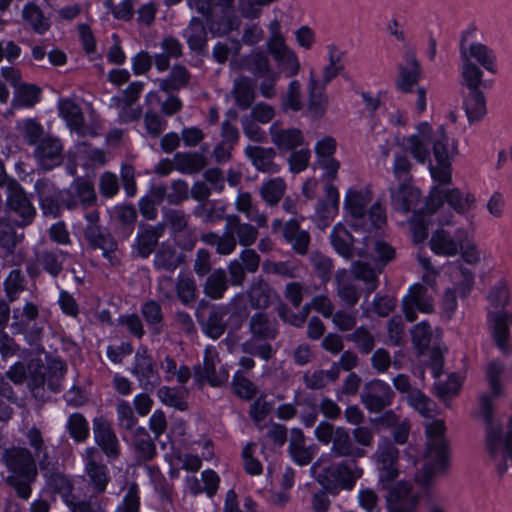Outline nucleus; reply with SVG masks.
<instances>
[{"mask_svg":"<svg viewBox=\"0 0 512 512\" xmlns=\"http://www.w3.org/2000/svg\"><path fill=\"white\" fill-rule=\"evenodd\" d=\"M371 200V192L367 189L348 190L345 206L351 217L350 229L336 225L330 241L335 251L345 259L368 255L385 264L395 259L396 252L390 244L376 237L377 230L386 222V215L380 203L367 209Z\"/></svg>","mask_w":512,"mask_h":512,"instance_id":"1","label":"nucleus"},{"mask_svg":"<svg viewBox=\"0 0 512 512\" xmlns=\"http://www.w3.org/2000/svg\"><path fill=\"white\" fill-rule=\"evenodd\" d=\"M314 435L319 443L331 445V458L343 459L324 467L319 472V461L315 462L311 466V472L316 474V480L324 489L334 494L339 490L351 491L357 480L363 476V469L357 460L366 456V450L354 443L346 427L335 426L329 421H321L316 426Z\"/></svg>","mask_w":512,"mask_h":512,"instance_id":"2","label":"nucleus"},{"mask_svg":"<svg viewBox=\"0 0 512 512\" xmlns=\"http://www.w3.org/2000/svg\"><path fill=\"white\" fill-rule=\"evenodd\" d=\"M504 371V364L498 360L488 364L486 378L489 392L479 397V415L486 426V450L500 477L508 469L507 461H512V421L504 436L500 423L493 417L494 402L503 392L500 379Z\"/></svg>","mask_w":512,"mask_h":512,"instance_id":"3","label":"nucleus"},{"mask_svg":"<svg viewBox=\"0 0 512 512\" xmlns=\"http://www.w3.org/2000/svg\"><path fill=\"white\" fill-rule=\"evenodd\" d=\"M402 146L419 163H429L433 179L440 184L451 181V159L458 153L457 142L451 141L444 125L433 130L429 123L421 122L415 134L403 137Z\"/></svg>","mask_w":512,"mask_h":512,"instance_id":"4","label":"nucleus"},{"mask_svg":"<svg viewBox=\"0 0 512 512\" xmlns=\"http://www.w3.org/2000/svg\"><path fill=\"white\" fill-rule=\"evenodd\" d=\"M0 461L10 472L5 478V483L14 490L18 498L28 500L38 475L36 461L31 451L16 446L4 448Z\"/></svg>","mask_w":512,"mask_h":512,"instance_id":"5","label":"nucleus"},{"mask_svg":"<svg viewBox=\"0 0 512 512\" xmlns=\"http://www.w3.org/2000/svg\"><path fill=\"white\" fill-rule=\"evenodd\" d=\"M24 141L34 146L33 155L38 165L50 171L63 162V144L61 140L44 131L43 126L35 119H25L21 124Z\"/></svg>","mask_w":512,"mask_h":512,"instance_id":"6","label":"nucleus"},{"mask_svg":"<svg viewBox=\"0 0 512 512\" xmlns=\"http://www.w3.org/2000/svg\"><path fill=\"white\" fill-rule=\"evenodd\" d=\"M445 424L441 420L430 423L426 428L428 437L426 462L416 479L423 485L429 486L433 478L448 465V443L444 438Z\"/></svg>","mask_w":512,"mask_h":512,"instance_id":"7","label":"nucleus"},{"mask_svg":"<svg viewBox=\"0 0 512 512\" xmlns=\"http://www.w3.org/2000/svg\"><path fill=\"white\" fill-rule=\"evenodd\" d=\"M460 72L461 78L483 80V71L496 73V57L491 48L480 42L467 43L465 39L460 43Z\"/></svg>","mask_w":512,"mask_h":512,"instance_id":"8","label":"nucleus"},{"mask_svg":"<svg viewBox=\"0 0 512 512\" xmlns=\"http://www.w3.org/2000/svg\"><path fill=\"white\" fill-rule=\"evenodd\" d=\"M412 341L420 354L430 351V364L435 378H439L443 373L444 352L447 348L440 341L439 334H434L427 322H420L415 325L411 331Z\"/></svg>","mask_w":512,"mask_h":512,"instance_id":"9","label":"nucleus"},{"mask_svg":"<svg viewBox=\"0 0 512 512\" xmlns=\"http://www.w3.org/2000/svg\"><path fill=\"white\" fill-rule=\"evenodd\" d=\"M5 204L7 209L19 218L15 222L18 227L28 226L36 216V208L17 180L9 181Z\"/></svg>","mask_w":512,"mask_h":512,"instance_id":"10","label":"nucleus"},{"mask_svg":"<svg viewBox=\"0 0 512 512\" xmlns=\"http://www.w3.org/2000/svg\"><path fill=\"white\" fill-rule=\"evenodd\" d=\"M462 105L469 123H476L486 115V101L481 90L483 80L461 78Z\"/></svg>","mask_w":512,"mask_h":512,"instance_id":"11","label":"nucleus"},{"mask_svg":"<svg viewBox=\"0 0 512 512\" xmlns=\"http://www.w3.org/2000/svg\"><path fill=\"white\" fill-rule=\"evenodd\" d=\"M374 457L379 472V485L390 492L397 486L392 484L399 476V450L392 443L384 442L379 445Z\"/></svg>","mask_w":512,"mask_h":512,"instance_id":"12","label":"nucleus"},{"mask_svg":"<svg viewBox=\"0 0 512 512\" xmlns=\"http://www.w3.org/2000/svg\"><path fill=\"white\" fill-rule=\"evenodd\" d=\"M40 209L45 216L58 217L65 208L64 189L60 190L49 179H38L34 184Z\"/></svg>","mask_w":512,"mask_h":512,"instance_id":"13","label":"nucleus"},{"mask_svg":"<svg viewBox=\"0 0 512 512\" xmlns=\"http://www.w3.org/2000/svg\"><path fill=\"white\" fill-rule=\"evenodd\" d=\"M218 353L212 346L206 347L203 362L193 367L194 377L199 384L209 383L213 387H219L228 380L229 373L225 366L216 369Z\"/></svg>","mask_w":512,"mask_h":512,"instance_id":"14","label":"nucleus"},{"mask_svg":"<svg viewBox=\"0 0 512 512\" xmlns=\"http://www.w3.org/2000/svg\"><path fill=\"white\" fill-rule=\"evenodd\" d=\"M444 202L445 189L434 187L428 196L425 207L414 212L410 220V225L415 242H421L427 237V227L429 223L427 216L435 213Z\"/></svg>","mask_w":512,"mask_h":512,"instance_id":"15","label":"nucleus"},{"mask_svg":"<svg viewBox=\"0 0 512 512\" xmlns=\"http://www.w3.org/2000/svg\"><path fill=\"white\" fill-rule=\"evenodd\" d=\"M208 7L198 11L205 16L207 28L215 36H223L237 29L239 21L231 8H226L216 3L207 1Z\"/></svg>","mask_w":512,"mask_h":512,"instance_id":"16","label":"nucleus"},{"mask_svg":"<svg viewBox=\"0 0 512 512\" xmlns=\"http://www.w3.org/2000/svg\"><path fill=\"white\" fill-rule=\"evenodd\" d=\"M405 318L413 322L417 318V311L430 313L434 308V293L423 284L416 283L409 289V293L402 300Z\"/></svg>","mask_w":512,"mask_h":512,"instance_id":"17","label":"nucleus"},{"mask_svg":"<svg viewBox=\"0 0 512 512\" xmlns=\"http://www.w3.org/2000/svg\"><path fill=\"white\" fill-rule=\"evenodd\" d=\"M393 398L394 392L389 384L379 379L367 382L360 394L362 404L372 413H379L391 405Z\"/></svg>","mask_w":512,"mask_h":512,"instance_id":"18","label":"nucleus"},{"mask_svg":"<svg viewBox=\"0 0 512 512\" xmlns=\"http://www.w3.org/2000/svg\"><path fill=\"white\" fill-rule=\"evenodd\" d=\"M65 209L75 210L81 207L83 210L96 205L97 195L91 181L78 177L67 189H64Z\"/></svg>","mask_w":512,"mask_h":512,"instance_id":"19","label":"nucleus"},{"mask_svg":"<svg viewBox=\"0 0 512 512\" xmlns=\"http://www.w3.org/2000/svg\"><path fill=\"white\" fill-rule=\"evenodd\" d=\"M131 373L137 378L139 386L146 392H153L161 383L155 363L144 347L137 350Z\"/></svg>","mask_w":512,"mask_h":512,"instance_id":"20","label":"nucleus"},{"mask_svg":"<svg viewBox=\"0 0 512 512\" xmlns=\"http://www.w3.org/2000/svg\"><path fill=\"white\" fill-rule=\"evenodd\" d=\"M83 237L89 249L101 250L102 256L114 266L118 263L115 255L118 244L111 233L101 226L84 227Z\"/></svg>","mask_w":512,"mask_h":512,"instance_id":"21","label":"nucleus"},{"mask_svg":"<svg viewBox=\"0 0 512 512\" xmlns=\"http://www.w3.org/2000/svg\"><path fill=\"white\" fill-rule=\"evenodd\" d=\"M83 457L89 484L94 493H103L110 481V476L107 466L102 463L100 452L95 447H89L85 450Z\"/></svg>","mask_w":512,"mask_h":512,"instance_id":"22","label":"nucleus"},{"mask_svg":"<svg viewBox=\"0 0 512 512\" xmlns=\"http://www.w3.org/2000/svg\"><path fill=\"white\" fill-rule=\"evenodd\" d=\"M308 101L306 113L314 120L322 119L329 106V97L326 94V88L318 85L316 73L311 70L307 82Z\"/></svg>","mask_w":512,"mask_h":512,"instance_id":"23","label":"nucleus"},{"mask_svg":"<svg viewBox=\"0 0 512 512\" xmlns=\"http://www.w3.org/2000/svg\"><path fill=\"white\" fill-rule=\"evenodd\" d=\"M165 233V224H141L138 227L133 249L143 259L148 258L158 245L159 239Z\"/></svg>","mask_w":512,"mask_h":512,"instance_id":"24","label":"nucleus"},{"mask_svg":"<svg viewBox=\"0 0 512 512\" xmlns=\"http://www.w3.org/2000/svg\"><path fill=\"white\" fill-rule=\"evenodd\" d=\"M225 222L227 236L232 237L234 241L233 251L236 249L237 243L241 246L249 247L257 240L259 234L257 227L250 223L242 222L239 215H227Z\"/></svg>","mask_w":512,"mask_h":512,"instance_id":"25","label":"nucleus"},{"mask_svg":"<svg viewBox=\"0 0 512 512\" xmlns=\"http://www.w3.org/2000/svg\"><path fill=\"white\" fill-rule=\"evenodd\" d=\"M268 49L275 61L287 72V76L293 77L300 70V63L294 51L284 41L281 34L275 33L268 42Z\"/></svg>","mask_w":512,"mask_h":512,"instance_id":"26","label":"nucleus"},{"mask_svg":"<svg viewBox=\"0 0 512 512\" xmlns=\"http://www.w3.org/2000/svg\"><path fill=\"white\" fill-rule=\"evenodd\" d=\"M93 435L96 444L109 459L120 455L119 441L111 425L103 417L93 420Z\"/></svg>","mask_w":512,"mask_h":512,"instance_id":"27","label":"nucleus"},{"mask_svg":"<svg viewBox=\"0 0 512 512\" xmlns=\"http://www.w3.org/2000/svg\"><path fill=\"white\" fill-rule=\"evenodd\" d=\"M358 257L371 259L375 264V267H371L369 263L357 260L354 261L351 265V272L354 278L364 282V284L366 285L365 291L367 295H369L377 289L379 284L378 276L382 272L383 268L390 262L384 264L381 261H379L376 257L368 255Z\"/></svg>","mask_w":512,"mask_h":512,"instance_id":"28","label":"nucleus"},{"mask_svg":"<svg viewBox=\"0 0 512 512\" xmlns=\"http://www.w3.org/2000/svg\"><path fill=\"white\" fill-rule=\"evenodd\" d=\"M397 87L402 92H410L412 87L417 84L421 68L414 51L409 50L405 53L404 62L398 65Z\"/></svg>","mask_w":512,"mask_h":512,"instance_id":"29","label":"nucleus"},{"mask_svg":"<svg viewBox=\"0 0 512 512\" xmlns=\"http://www.w3.org/2000/svg\"><path fill=\"white\" fill-rule=\"evenodd\" d=\"M391 204L395 210L402 213H408L419 203L420 191L409 184V182H400L397 188L390 189Z\"/></svg>","mask_w":512,"mask_h":512,"instance_id":"30","label":"nucleus"},{"mask_svg":"<svg viewBox=\"0 0 512 512\" xmlns=\"http://www.w3.org/2000/svg\"><path fill=\"white\" fill-rule=\"evenodd\" d=\"M269 133L271 142L281 151H292L303 144L302 132L297 128L284 129L278 122H274Z\"/></svg>","mask_w":512,"mask_h":512,"instance_id":"31","label":"nucleus"},{"mask_svg":"<svg viewBox=\"0 0 512 512\" xmlns=\"http://www.w3.org/2000/svg\"><path fill=\"white\" fill-rule=\"evenodd\" d=\"M250 337L256 339H276L279 334L278 322L265 312L253 314L248 321Z\"/></svg>","mask_w":512,"mask_h":512,"instance_id":"32","label":"nucleus"},{"mask_svg":"<svg viewBox=\"0 0 512 512\" xmlns=\"http://www.w3.org/2000/svg\"><path fill=\"white\" fill-rule=\"evenodd\" d=\"M288 450L291 458L297 464L304 466L312 461L316 453V446H307L306 438L302 430L298 428H293L290 432Z\"/></svg>","mask_w":512,"mask_h":512,"instance_id":"33","label":"nucleus"},{"mask_svg":"<svg viewBox=\"0 0 512 512\" xmlns=\"http://www.w3.org/2000/svg\"><path fill=\"white\" fill-rule=\"evenodd\" d=\"M229 309L226 305H213L210 307L208 316L199 321L202 331L210 338H220L226 330L225 317Z\"/></svg>","mask_w":512,"mask_h":512,"instance_id":"34","label":"nucleus"},{"mask_svg":"<svg viewBox=\"0 0 512 512\" xmlns=\"http://www.w3.org/2000/svg\"><path fill=\"white\" fill-rule=\"evenodd\" d=\"M282 236L298 255H306L310 245L308 231L301 228L299 222L291 219L284 224Z\"/></svg>","mask_w":512,"mask_h":512,"instance_id":"35","label":"nucleus"},{"mask_svg":"<svg viewBox=\"0 0 512 512\" xmlns=\"http://www.w3.org/2000/svg\"><path fill=\"white\" fill-rule=\"evenodd\" d=\"M274 296H276L275 290L262 277L253 279L246 292L251 307L257 310L267 309Z\"/></svg>","mask_w":512,"mask_h":512,"instance_id":"36","label":"nucleus"},{"mask_svg":"<svg viewBox=\"0 0 512 512\" xmlns=\"http://www.w3.org/2000/svg\"><path fill=\"white\" fill-rule=\"evenodd\" d=\"M44 477L46 487L55 494H59L67 505L73 504V484L71 480L58 470H50L44 463Z\"/></svg>","mask_w":512,"mask_h":512,"instance_id":"37","label":"nucleus"},{"mask_svg":"<svg viewBox=\"0 0 512 512\" xmlns=\"http://www.w3.org/2000/svg\"><path fill=\"white\" fill-rule=\"evenodd\" d=\"M336 283V294L343 304L353 308L359 301L360 289L350 277L347 270H338L334 276Z\"/></svg>","mask_w":512,"mask_h":512,"instance_id":"38","label":"nucleus"},{"mask_svg":"<svg viewBox=\"0 0 512 512\" xmlns=\"http://www.w3.org/2000/svg\"><path fill=\"white\" fill-rule=\"evenodd\" d=\"M494 324L492 336L495 345L505 355L512 353V347L509 344V326L512 325V313L508 311L497 312L493 318Z\"/></svg>","mask_w":512,"mask_h":512,"instance_id":"39","label":"nucleus"},{"mask_svg":"<svg viewBox=\"0 0 512 512\" xmlns=\"http://www.w3.org/2000/svg\"><path fill=\"white\" fill-rule=\"evenodd\" d=\"M184 258L173 245L163 242L155 251L153 266L157 271L173 272L184 262Z\"/></svg>","mask_w":512,"mask_h":512,"instance_id":"40","label":"nucleus"},{"mask_svg":"<svg viewBox=\"0 0 512 512\" xmlns=\"http://www.w3.org/2000/svg\"><path fill=\"white\" fill-rule=\"evenodd\" d=\"M60 116L66 121L71 131L80 136H85L88 128L84 125V117L81 108L71 99H61L58 103Z\"/></svg>","mask_w":512,"mask_h":512,"instance_id":"41","label":"nucleus"},{"mask_svg":"<svg viewBox=\"0 0 512 512\" xmlns=\"http://www.w3.org/2000/svg\"><path fill=\"white\" fill-rule=\"evenodd\" d=\"M245 154L258 171L271 174L279 171V166L273 161L276 156V152L273 148L247 146Z\"/></svg>","mask_w":512,"mask_h":512,"instance_id":"42","label":"nucleus"},{"mask_svg":"<svg viewBox=\"0 0 512 512\" xmlns=\"http://www.w3.org/2000/svg\"><path fill=\"white\" fill-rule=\"evenodd\" d=\"M183 37L186 39L188 47L193 52L201 54L205 51L207 45V31L203 21L200 18L193 17L187 28L183 31Z\"/></svg>","mask_w":512,"mask_h":512,"instance_id":"43","label":"nucleus"},{"mask_svg":"<svg viewBox=\"0 0 512 512\" xmlns=\"http://www.w3.org/2000/svg\"><path fill=\"white\" fill-rule=\"evenodd\" d=\"M411 484L398 482L397 486L387 495L390 506L395 505L392 512H415V499L410 496Z\"/></svg>","mask_w":512,"mask_h":512,"instance_id":"44","label":"nucleus"},{"mask_svg":"<svg viewBox=\"0 0 512 512\" xmlns=\"http://www.w3.org/2000/svg\"><path fill=\"white\" fill-rule=\"evenodd\" d=\"M229 288L227 273L222 268L214 269L203 284V293L212 300H220Z\"/></svg>","mask_w":512,"mask_h":512,"instance_id":"45","label":"nucleus"},{"mask_svg":"<svg viewBox=\"0 0 512 512\" xmlns=\"http://www.w3.org/2000/svg\"><path fill=\"white\" fill-rule=\"evenodd\" d=\"M206 165V157L198 152H178L174 155L175 169L183 174L198 173Z\"/></svg>","mask_w":512,"mask_h":512,"instance_id":"46","label":"nucleus"},{"mask_svg":"<svg viewBox=\"0 0 512 512\" xmlns=\"http://www.w3.org/2000/svg\"><path fill=\"white\" fill-rule=\"evenodd\" d=\"M304 106L302 85L294 79L280 95V108L283 112H299Z\"/></svg>","mask_w":512,"mask_h":512,"instance_id":"47","label":"nucleus"},{"mask_svg":"<svg viewBox=\"0 0 512 512\" xmlns=\"http://www.w3.org/2000/svg\"><path fill=\"white\" fill-rule=\"evenodd\" d=\"M133 446L137 458L141 461H151L156 455V445L148 431L143 427H138L133 436Z\"/></svg>","mask_w":512,"mask_h":512,"instance_id":"48","label":"nucleus"},{"mask_svg":"<svg viewBox=\"0 0 512 512\" xmlns=\"http://www.w3.org/2000/svg\"><path fill=\"white\" fill-rule=\"evenodd\" d=\"M430 247L438 255L455 256L459 252L457 241H454L450 233L442 228L433 233Z\"/></svg>","mask_w":512,"mask_h":512,"instance_id":"49","label":"nucleus"},{"mask_svg":"<svg viewBox=\"0 0 512 512\" xmlns=\"http://www.w3.org/2000/svg\"><path fill=\"white\" fill-rule=\"evenodd\" d=\"M302 379L308 389L320 390L338 380V371L336 367L330 368L329 370L318 369L312 372L307 371L303 374Z\"/></svg>","mask_w":512,"mask_h":512,"instance_id":"50","label":"nucleus"},{"mask_svg":"<svg viewBox=\"0 0 512 512\" xmlns=\"http://www.w3.org/2000/svg\"><path fill=\"white\" fill-rule=\"evenodd\" d=\"M233 96L236 105L242 110L248 109L255 100L252 81L248 77H239L234 81Z\"/></svg>","mask_w":512,"mask_h":512,"instance_id":"51","label":"nucleus"},{"mask_svg":"<svg viewBox=\"0 0 512 512\" xmlns=\"http://www.w3.org/2000/svg\"><path fill=\"white\" fill-rule=\"evenodd\" d=\"M23 239V234H17L12 223L0 217V247L7 255H12Z\"/></svg>","mask_w":512,"mask_h":512,"instance_id":"52","label":"nucleus"},{"mask_svg":"<svg viewBox=\"0 0 512 512\" xmlns=\"http://www.w3.org/2000/svg\"><path fill=\"white\" fill-rule=\"evenodd\" d=\"M189 81L190 73L188 70L184 66L175 65L169 76L160 81L159 87L162 91L170 93L186 87L189 84Z\"/></svg>","mask_w":512,"mask_h":512,"instance_id":"53","label":"nucleus"},{"mask_svg":"<svg viewBox=\"0 0 512 512\" xmlns=\"http://www.w3.org/2000/svg\"><path fill=\"white\" fill-rule=\"evenodd\" d=\"M68 253L62 250L43 251L38 255V262L43 269L53 277H57L63 270V263Z\"/></svg>","mask_w":512,"mask_h":512,"instance_id":"54","label":"nucleus"},{"mask_svg":"<svg viewBox=\"0 0 512 512\" xmlns=\"http://www.w3.org/2000/svg\"><path fill=\"white\" fill-rule=\"evenodd\" d=\"M274 339H256L254 337L248 338L241 345V349L244 353L257 356L265 361H269L273 358L275 350L273 349L270 341Z\"/></svg>","mask_w":512,"mask_h":512,"instance_id":"55","label":"nucleus"},{"mask_svg":"<svg viewBox=\"0 0 512 512\" xmlns=\"http://www.w3.org/2000/svg\"><path fill=\"white\" fill-rule=\"evenodd\" d=\"M175 292L179 301L185 306H191L197 298L195 280L188 275H179L175 282Z\"/></svg>","mask_w":512,"mask_h":512,"instance_id":"56","label":"nucleus"},{"mask_svg":"<svg viewBox=\"0 0 512 512\" xmlns=\"http://www.w3.org/2000/svg\"><path fill=\"white\" fill-rule=\"evenodd\" d=\"M66 430L76 443L85 442L90 434L89 423L81 413L71 414L66 423Z\"/></svg>","mask_w":512,"mask_h":512,"instance_id":"57","label":"nucleus"},{"mask_svg":"<svg viewBox=\"0 0 512 512\" xmlns=\"http://www.w3.org/2000/svg\"><path fill=\"white\" fill-rule=\"evenodd\" d=\"M41 90L32 84L22 83L14 91L12 105L14 107H32L40 99Z\"/></svg>","mask_w":512,"mask_h":512,"instance_id":"58","label":"nucleus"},{"mask_svg":"<svg viewBox=\"0 0 512 512\" xmlns=\"http://www.w3.org/2000/svg\"><path fill=\"white\" fill-rule=\"evenodd\" d=\"M22 17L36 33L43 34L50 27L48 19L34 3H28L24 6Z\"/></svg>","mask_w":512,"mask_h":512,"instance_id":"59","label":"nucleus"},{"mask_svg":"<svg viewBox=\"0 0 512 512\" xmlns=\"http://www.w3.org/2000/svg\"><path fill=\"white\" fill-rule=\"evenodd\" d=\"M286 189V184L281 178H273L264 182L260 189L261 198L269 206H276L283 197Z\"/></svg>","mask_w":512,"mask_h":512,"instance_id":"60","label":"nucleus"},{"mask_svg":"<svg viewBox=\"0 0 512 512\" xmlns=\"http://www.w3.org/2000/svg\"><path fill=\"white\" fill-rule=\"evenodd\" d=\"M142 315L153 334H160L163 328V313L156 301L146 302L141 309Z\"/></svg>","mask_w":512,"mask_h":512,"instance_id":"61","label":"nucleus"},{"mask_svg":"<svg viewBox=\"0 0 512 512\" xmlns=\"http://www.w3.org/2000/svg\"><path fill=\"white\" fill-rule=\"evenodd\" d=\"M194 216L200 218L203 223L215 224L225 220V208L209 203H200L193 210Z\"/></svg>","mask_w":512,"mask_h":512,"instance_id":"62","label":"nucleus"},{"mask_svg":"<svg viewBox=\"0 0 512 512\" xmlns=\"http://www.w3.org/2000/svg\"><path fill=\"white\" fill-rule=\"evenodd\" d=\"M262 269L267 274H273L284 278H296L299 267L293 261H264Z\"/></svg>","mask_w":512,"mask_h":512,"instance_id":"63","label":"nucleus"},{"mask_svg":"<svg viewBox=\"0 0 512 512\" xmlns=\"http://www.w3.org/2000/svg\"><path fill=\"white\" fill-rule=\"evenodd\" d=\"M347 341L353 342L362 354H369L375 346L374 336L364 327H358L354 332L345 336Z\"/></svg>","mask_w":512,"mask_h":512,"instance_id":"64","label":"nucleus"}]
</instances>
